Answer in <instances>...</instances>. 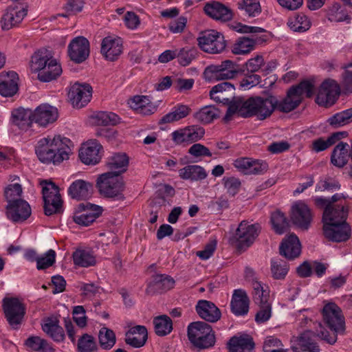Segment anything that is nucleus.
Returning <instances> with one entry per match:
<instances>
[{
	"instance_id": "obj_8",
	"label": "nucleus",
	"mask_w": 352,
	"mask_h": 352,
	"mask_svg": "<svg viewBox=\"0 0 352 352\" xmlns=\"http://www.w3.org/2000/svg\"><path fill=\"white\" fill-rule=\"evenodd\" d=\"M41 185L45 214L50 216L61 212L63 201L58 187L52 182H43Z\"/></svg>"
},
{
	"instance_id": "obj_18",
	"label": "nucleus",
	"mask_w": 352,
	"mask_h": 352,
	"mask_svg": "<svg viewBox=\"0 0 352 352\" xmlns=\"http://www.w3.org/2000/svg\"><path fill=\"white\" fill-rule=\"evenodd\" d=\"M28 14V9L22 7H8L1 16L0 25L3 30L17 27Z\"/></svg>"
},
{
	"instance_id": "obj_60",
	"label": "nucleus",
	"mask_w": 352,
	"mask_h": 352,
	"mask_svg": "<svg viewBox=\"0 0 352 352\" xmlns=\"http://www.w3.org/2000/svg\"><path fill=\"white\" fill-rule=\"evenodd\" d=\"M56 261V252L54 250L50 249L42 256H38L36 261V268L38 270H45L55 263Z\"/></svg>"
},
{
	"instance_id": "obj_64",
	"label": "nucleus",
	"mask_w": 352,
	"mask_h": 352,
	"mask_svg": "<svg viewBox=\"0 0 352 352\" xmlns=\"http://www.w3.org/2000/svg\"><path fill=\"white\" fill-rule=\"evenodd\" d=\"M78 348L80 352H92L97 349V346L93 336L84 334L78 340Z\"/></svg>"
},
{
	"instance_id": "obj_33",
	"label": "nucleus",
	"mask_w": 352,
	"mask_h": 352,
	"mask_svg": "<svg viewBox=\"0 0 352 352\" xmlns=\"http://www.w3.org/2000/svg\"><path fill=\"white\" fill-rule=\"evenodd\" d=\"M267 39L266 35H263L256 39H252L248 37H241L239 38L232 47V52L234 54H247L254 50L256 43L265 42Z\"/></svg>"
},
{
	"instance_id": "obj_25",
	"label": "nucleus",
	"mask_w": 352,
	"mask_h": 352,
	"mask_svg": "<svg viewBox=\"0 0 352 352\" xmlns=\"http://www.w3.org/2000/svg\"><path fill=\"white\" fill-rule=\"evenodd\" d=\"M175 280L166 274H155L148 283L146 292L153 295L157 292H162L174 287Z\"/></svg>"
},
{
	"instance_id": "obj_13",
	"label": "nucleus",
	"mask_w": 352,
	"mask_h": 352,
	"mask_svg": "<svg viewBox=\"0 0 352 352\" xmlns=\"http://www.w3.org/2000/svg\"><path fill=\"white\" fill-rule=\"evenodd\" d=\"M101 207L88 202L80 203L76 207L74 221L78 225L88 226L101 214Z\"/></svg>"
},
{
	"instance_id": "obj_2",
	"label": "nucleus",
	"mask_w": 352,
	"mask_h": 352,
	"mask_svg": "<svg viewBox=\"0 0 352 352\" xmlns=\"http://www.w3.org/2000/svg\"><path fill=\"white\" fill-rule=\"evenodd\" d=\"M348 208L344 205H329L322 215L323 232L326 238L336 242L347 241L351 236V227L346 223Z\"/></svg>"
},
{
	"instance_id": "obj_41",
	"label": "nucleus",
	"mask_w": 352,
	"mask_h": 352,
	"mask_svg": "<svg viewBox=\"0 0 352 352\" xmlns=\"http://www.w3.org/2000/svg\"><path fill=\"white\" fill-rule=\"evenodd\" d=\"M190 112V109L187 105L178 104L174 107L169 113L163 116L159 123L163 124L179 121L188 116Z\"/></svg>"
},
{
	"instance_id": "obj_30",
	"label": "nucleus",
	"mask_w": 352,
	"mask_h": 352,
	"mask_svg": "<svg viewBox=\"0 0 352 352\" xmlns=\"http://www.w3.org/2000/svg\"><path fill=\"white\" fill-rule=\"evenodd\" d=\"M280 252L289 259L298 256L301 252V245L298 236L293 234L287 236L280 245Z\"/></svg>"
},
{
	"instance_id": "obj_17",
	"label": "nucleus",
	"mask_w": 352,
	"mask_h": 352,
	"mask_svg": "<svg viewBox=\"0 0 352 352\" xmlns=\"http://www.w3.org/2000/svg\"><path fill=\"white\" fill-rule=\"evenodd\" d=\"M92 88L88 84L74 83L70 88L68 96L76 108L85 107L91 100Z\"/></svg>"
},
{
	"instance_id": "obj_58",
	"label": "nucleus",
	"mask_w": 352,
	"mask_h": 352,
	"mask_svg": "<svg viewBox=\"0 0 352 352\" xmlns=\"http://www.w3.org/2000/svg\"><path fill=\"white\" fill-rule=\"evenodd\" d=\"M328 19L333 22L344 21L349 19L342 6L339 3H334L327 10Z\"/></svg>"
},
{
	"instance_id": "obj_63",
	"label": "nucleus",
	"mask_w": 352,
	"mask_h": 352,
	"mask_svg": "<svg viewBox=\"0 0 352 352\" xmlns=\"http://www.w3.org/2000/svg\"><path fill=\"white\" fill-rule=\"evenodd\" d=\"M258 305L259 310L256 314L255 321L257 324H263L268 321L272 317V302Z\"/></svg>"
},
{
	"instance_id": "obj_15",
	"label": "nucleus",
	"mask_w": 352,
	"mask_h": 352,
	"mask_svg": "<svg viewBox=\"0 0 352 352\" xmlns=\"http://www.w3.org/2000/svg\"><path fill=\"white\" fill-rule=\"evenodd\" d=\"M89 52V42L83 36L73 38L68 45V55L76 63L84 62L88 58Z\"/></svg>"
},
{
	"instance_id": "obj_21",
	"label": "nucleus",
	"mask_w": 352,
	"mask_h": 352,
	"mask_svg": "<svg viewBox=\"0 0 352 352\" xmlns=\"http://www.w3.org/2000/svg\"><path fill=\"white\" fill-rule=\"evenodd\" d=\"M31 212L30 206L25 200L8 204L6 206L7 217L14 223H21L25 221L30 217Z\"/></svg>"
},
{
	"instance_id": "obj_53",
	"label": "nucleus",
	"mask_w": 352,
	"mask_h": 352,
	"mask_svg": "<svg viewBox=\"0 0 352 352\" xmlns=\"http://www.w3.org/2000/svg\"><path fill=\"white\" fill-rule=\"evenodd\" d=\"M197 50L193 47H185L177 50V62L182 66L189 65L197 57Z\"/></svg>"
},
{
	"instance_id": "obj_6",
	"label": "nucleus",
	"mask_w": 352,
	"mask_h": 352,
	"mask_svg": "<svg viewBox=\"0 0 352 352\" xmlns=\"http://www.w3.org/2000/svg\"><path fill=\"white\" fill-rule=\"evenodd\" d=\"M314 91V81L303 80L298 85L291 88L285 98L280 101L276 100V108L283 112H289L299 105L304 96L309 98L312 96Z\"/></svg>"
},
{
	"instance_id": "obj_11",
	"label": "nucleus",
	"mask_w": 352,
	"mask_h": 352,
	"mask_svg": "<svg viewBox=\"0 0 352 352\" xmlns=\"http://www.w3.org/2000/svg\"><path fill=\"white\" fill-rule=\"evenodd\" d=\"M322 317L327 325L336 333L345 330V321L341 309L334 302L327 303L322 309Z\"/></svg>"
},
{
	"instance_id": "obj_55",
	"label": "nucleus",
	"mask_w": 352,
	"mask_h": 352,
	"mask_svg": "<svg viewBox=\"0 0 352 352\" xmlns=\"http://www.w3.org/2000/svg\"><path fill=\"white\" fill-rule=\"evenodd\" d=\"M51 58L46 52L38 51L34 53L32 56L30 63L32 72L39 74Z\"/></svg>"
},
{
	"instance_id": "obj_37",
	"label": "nucleus",
	"mask_w": 352,
	"mask_h": 352,
	"mask_svg": "<svg viewBox=\"0 0 352 352\" xmlns=\"http://www.w3.org/2000/svg\"><path fill=\"white\" fill-rule=\"evenodd\" d=\"M252 296L256 305L270 303V289L268 285L261 281L253 280L251 283Z\"/></svg>"
},
{
	"instance_id": "obj_29",
	"label": "nucleus",
	"mask_w": 352,
	"mask_h": 352,
	"mask_svg": "<svg viewBox=\"0 0 352 352\" xmlns=\"http://www.w3.org/2000/svg\"><path fill=\"white\" fill-rule=\"evenodd\" d=\"M147 338L146 328L144 326L137 325L126 332L125 342L134 348H140L145 344Z\"/></svg>"
},
{
	"instance_id": "obj_54",
	"label": "nucleus",
	"mask_w": 352,
	"mask_h": 352,
	"mask_svg": "<svg viewBox=\"0 0 352 352\" xmlns=\"http://www.w3.org/2000/svg\"><path fill=\"white\" fill-rule=\"evenodd\" d=\"M94 123L97 125H115L120 121L118 115L113 112L100 111L93 116Z\"/></svg>"
},
{
	"instance_id": "obj_50",
	"label": "nucleus",
	"mask_w": 352,
	"mask_h": 352,
	"mask_svg": "<svg viewBox=\"0 0 352 352\" xmlns=\"http://www.w3.org/2000/svg\"><path fill=\"white\" fill-rule=\"evenodd\" d=\"M100 347L104 350H110L116 342V334L113 330L107 327H102L98 333Z\"/></svg>"
},
{
	"instance_id": "obj_22",
	"label": "nucleus",
	"mask_w": 352,
	"mask_h": 352,
	"mask_svg": "<svg viewBox=\"0 0 352 352\" xmlns=\"http://www.w3.org/2000/svg\"><path fill=\"white\" fill-rule=\"evenodd\" d=\"M234 165L239 171L245 175L260 174L267 168V164L265 162L248 157L236 160Z\"/></svg>"
},
{
	"instance_id": "obj_5",
	"label": "nucleus",
	"mask_w": 352,
	"mask_h": 352,
	"mask_svg": "<svg viewBox=\"0 0 352 352\" xmlns=\"http://www.w3.org/2000/svg\"><path fill=\"white\" fill-rule=\"evenodd\" d=\"M318 326L320 330L316 329V332L306 331L293 340L292 349L294 352H320L319 346L313 339L314 334L331 344L336 342L337 336L330 335L327 331H324L320 323Z\"/></svg>"
},
{
	"instance_id": "obj_48",
	"label": "nucleus",
	"mask_w": 352,
	"mask_h": 352,
	"mask_svg": "<svg viewBox=\"0 0 352 352\" xmlns=\"http://www.w3.org/2000/svg\"><path fill=\"white\" fill-rule=\"evenodd\" d=\"M154 329L156 334L164 336L169 334L173 330L171 319L166 315H162L153 319Z\"/></svg>"
},
{
	"instance_id": "obj_34",
	"label": "nucleus",
	"mask_w": 352,
	"mask_h": 352,
	"mask_svg": "<svg viewBox=\"0 0 352 352\" xmlns=\"http://www.w3.org/2000/svg\"><path fill=\"white\" fill-rule=\"evenodd\" d=\"M130 106L138 113L149 116L154 113L157 107L151 102L149 97L146 96H135L130 101Z\"/></svg>"
},
{
	"instance_id": "obj_32",
	"label": "nucleus",
	"mask_w": 352,
	"mask_h": 352,
	"mask_svg": "<svg viewBox=\"0 0 352 352\" xmlns=\"http://www.w3.org/2000/svg\"><path fill=\"white\" fill-rule=\"evenodd\" d=\"M43 331L55 342H62L65 339L63 329L59 325V320L54 317L47 318L41 324Z\"/></svg>"
},
{
	"instance_id": "obj_9",
	"label": "nucleus",
	"mask_w": 352,
	"mask_h": 352,
	"mask_svg": "<svg viewBox=\"0 0 352 352\" xmlns=\"http://www.w3.org/2000/svg\"><path fill=\"white\" fill-rule=\"evenodd\" d=\"M260 231L258 224H251L243 221L239 225L233 236V242L239 250L243 251L254 242Z\"/></svg>"
},
{
	"instance_id": "obj_59",
	"label": "nucleus",
	"mask_w": 352,
	"mask_h": 352,
	"mask_svg": "<svg viewBox=\"0 0 352 352\" xmlns=\"http://www.w3.org/2000/svg\"><path fill=\"white\" fill-rule=\"evenodd\" d=\"M185 130L188 145L201 140L205 134V129L199 125L186 126Z\"/></svg>"
},
{
	"instance_id": "obj_3",
	"label": "nucleus",
	"mask_w": 352,
	"mask_h": 352,
	"mask_svg": "<svg viewBox=\"0 0 352 352\" xmlns=\"http://www.w3.org/2000/svg\"><path fill=\"white\" fill-rule=\"evenodd\" d=\"M71 144V140L67 138L48 135L37 142L35 153L42 163L59 164L69 159L72 153Z\"/></svg>"
},
{
	"instance_id": "obj_49",
	"label": "nucleus",
	"mask_w": 352,
	"mask_h": 352,
	"mask_svg": "<svg viewBox=\"0 0 352 352\" xmlns=\"http://www.w3.org/2000/svg\"><path fill=\"white\" fill-rule=\"evenodd\" d=\"M238 8L249 17L258 16L262 12L260 0H241L238 3Z\"/></svg>"
},
{
	"instance_id": "obj_42",
	"label": "nucleus",
	"mask_w": 352,
	"mask_h": 352,
	"mask_svg": "<svg viewBox=\"0 0 352 352\" xmlns=\"http://www.w3.org/2000/svg\"><path fill=\"white\" fill-rule=\"evenodd\" d=\"M190 112V109L187 105L178 104L174 107L169 113L163 116L159 123L163 124L179 121L188 116Z\"/></svg>"
},
{
	"instance_id": "obj_38",
	"label": "nucleus",
	"mask_w": 352,
	"mask_h": 352,
	"mask_svg": "<svg viewBox=\"0 0 352 352\" xmlns=\"http://www.w3.org/2000/svg\"><path fill=\"white\" fill-rule=\"evenodd\" d=\"M107 164L109 172L120 176L127 169L129 157L125 153L114 154L108 159Z\"/></svg>"
},
{
	"instance_id": "obj_14",
	"label": "nucleus",
	"mask_w": 352,
	"mask_h": 352,
	"mask_svg": "<svg viewBox=\"0 0 352 352\" xmlns=\"http://www.w3.org/2000/svg\"><path fill=\"white\" fill-rule=\"evenodd\" d=\"M312 218V212L305 202L298 201L293 204L291 209V220L294 225L302 230H307Z\"/></svg>"
},
{
	"instance_id": "obj_61",
	"label": "nucleus",
	"mask_w": 352,
	"mask_h": 352,
	"mask_svg": "<svg viewBox=\"0 0 352 352\" xmlns=\"http://www.w3.org/2000/svg\"><path fill=\"white\" fill-rule=\"evenodd\" d=\"M239 66L231 60L221 62V80L234 78L239 73Z\"/></svg>"
},
{
	"instance_id": "obj_28",
	"label": "nucleus",
	"mask_w": 352,
	"mask_h": 352,
	"mask_svg": "<svg viewBox=\"0 0 352 352\" xmlns=\"http://www.w3.org/2000/svg\"><path fill=\"white\" fill-rule=\"evenodd\" d=\"M254 345L250 335L239 333L230 340L228 347L230 352H252Z\"/></svg>"
},
{
	"instance_id": "obj_10",
	"label": "nucleus",
	"mask_w": 352,
	"mask_h": 352,
	"mask_svg": "<svg viewBox=\"0 0 352 352\" xmlns=\"http://www.w3.org/2000/svg\"><path fill=\"white\" fill-rule=\"evenodd\" d=\"M2 307L9 324L18 329L25 314L24 305L17 298L6 297L2 300Z\"/></svg>"
},
{
	"instance_id": "obj_57",
	"label": "nucleus",
	"mask_w": 352,
	"mask_h": 352,
	"mask_svg": "<svg viewBox=\"0 0 352 352\" xmlns=\"http://www.w3.org/2000/svg\"><path fill=\"white\" fill-rule=\"evenodd\" d=\"M271 223L273 229L278 234H283L288 226L286 217L284 214L279 210H276L272 213Z\"/></svg>"
},
{
	"instance_id": "obj_24",
	"label": "nucleus",
	"mask_w": 352,
	"mask_h": 352,
	"mask_svg": "<svg viewBox=\"0 0 352 352\" xmlns=\"http://www.w3.org/2000/svg\"><path fill=\"white\" fill-rule=\"evenodd\" d=\"M73 263L76 267L87 268L96 264L94 252L89 248L80 247L72 254Z\"/></svg>"
},
{
	"instance_id": "obj_23",
	"label": "nucleus",
	"mask_w": 352,
	"mask_h": 352,
	"mask_svg": "<svg viewBox=\"0 0 352 352\" xmlns=\"http://www.w3.org/2000/svg\"><path fill=\"white\" fill-rule=\"evenodd\" d=\"M19 76L14 72L0 74V94L3 97H12L18 91Z\"/></svg>"
},
{
	"instance_id": "obj_47",
	"label": "nucleus",
	"mask_w": 352,
	"mask_h": 352,
	"mask_svg": "<svg viewBox=\"0 0 352 352\" xmlns=\"http://www.w3.org/2000/svg\"><path fill=\"white\" fill-rule=\"evenodd\" d=\"M345 132H337L333 133L327 140L318 138L312 142V148L316 152H320L326 150L331 145L336 144L338 140L344 138Z\"/></svg>"
},
{
	"instance_id": "obj_40",
	"label": "nucleus",
	"mask_w": 352,
	"mask_h": 352,
	"mask_svg": "<svg viewBox=\"0 0 352 352\" xmlns=\"http://www.w3.org/2000/svg\"><path fill=\"white\" fill-rule=\"evenodd\" d=\"M62 73L60 65L51 58L43 69L38 74V78L42 82H50L56 79Z\"/></svg>"
},
{
	"instance_id": "obj_36",
	"label": "nucleus",
	"mask_w": 352,
	"mask_h": 352,
	"mask_svg": "<svg viewBox=\"0 0 352 352\" xmlns=\"http://www.w3.org/2000/svg\"><path fill=\"white\" fill-rule=\"evenodd\" d=\"M179 176L184 180L197 182L206 179L208 173L204 167L199 165H188L179 170Z\"/></svg>"
},
{
	"instance_id": "obj_45",
	"label": "nucleus",
	"mask_w": 352,
	"mask_h": 352,
	"mask_svg": "<svg viewBox=\"0 0 352 352\" xmlns=\"http://www.w3.org/2000/svg\"><path fill=\"white\" fill-rule=\"evenodd\" d=\"M219 109L214 105H207L194 114V118L202 124H209L218 118Z\"/></svg>"
},
{
	"instance_id": "obj_31",
	"label": "nucleus",
	"mask_w": 352,
	"mask_h": 352,
	"mask_svg": "<svg viewBox=\"0 0 352 352\" xmlns=\"http://www.w3.org/2000/svg\"><path fill=\"white\" fill-rule=\"evenodd\" d=\"M219 38V32L209 30L201 34L197 41L200 48L210 54H217L219 50L217 48V38Z\"/></svg>"
},
{
	"instance_id": "obj_7",
	"label": "nucleus",
	"mask_w": 352,
	"mask_h": 352,
	"mask_svg": "<svg viewBox=\"0 0 352 352\" xmlns=\"http://www.w3.org/2000/svg\"><path fill=\"white\" fill-rule=\"evenodd\" d=\"M97 187L100 194L116 200L124 199V183L121 176L111 172L103 173L97 179Z\"/></svg>"
},
{
	"instance_id": "obj_26",
	"label": "nucleus",
	"mask_w": 352,
	"mask_h": 352,
	"mask_svg": "<svg viewBox=\"0 0 352 352\" xmlns=\"http://www.w3.org/2000/svg\"><path fill=\"white\" fill-rule=\"evenodd\" d=\"M249 298L247 293L243 289H234L232 300L231 309L236 316H243L249 311Z\"/></svg>"
},
{
	"instance_id": "obj_27",
	"label": "nucleus",
	"mask_w": 352,
	"mask_h": 352,
	"mask_svg": "<svg viewBox=\"0 0 352 352\" xmlns=\"http://www.w3.org/2000/svg\"><path fill=\"white\" fill-rule=\"evenodd\" d=\"M195 310L201 318L210 322H214L220 318L218 307L206 300H199L195 306Z\"/></svg>"
},
{
	"instance_id": "obj_39",
	"label": "nucleus",
	"mask_w": 352,
	"mask_h": 352,
	"mask_svg": "<svg viewBox=\"0 0 352 352\" xmlns=\"http://www.w3.org/2000/svg\"><path fill=\"white\" fill-rule=\"evenodd\" d=\"M13 122L21 129L31 126L34 122V111L19 108L12 111Z\"/></svg>"
},
{
	"instance_id": "obj_4",
	"label": "nucleus",
	"mask_w": 352,
	"mask_h": 352,
	"mask_svg": "<svg viewBox=\"0 0 352 352\" xmlns=\"http://www.w3.org/2000/svg\"><path fill=\"white\" fill-rule=\"evenodd\" d=\"M187 336L192 346L199 350L208 349L216 342L212 327L201 321L190 322L188 325Z\"/></svg>"
},
{
	"instance_id": "obj_62",
	"label": "nucleus",
	"mask_w": 352,
	"mask_h": 352,
	"mask_svg": "<svg viewBox=\"0 0 352 352\" xmlns=\"http://www.w3.org/2000/svg\"><path fill=\"white\" fill-rule=\"evenodd\" d=\"M188 153L196 159L195 161L196 162H199L201 157L212 156V153L210 151L209 148L199 143L192 144L189 148Z\"/></svg>"
},
{
	"instance_id": "obj_52",
	"label": "nucleus",
	"mask_w": 352,
	"mask_h": 352,
	"mask_svg": "<svg viewBox=\"0 0 352 352\" xmlns=\"http://www.w3.org/2000/svg\"><path fill=\"white\" fill-rule=\"evenodd\" d=\"M21 185L17 182L8 184L4 189V196L8 204L16 203L21 199L22 196Z\"/></svg>"
},
{
	"instance_id": "obj_1",
	"label": "nucleus",
	"mask_w": 352,
	"mask_h": 352,
	"mask_svg": "<svg viewBox=\"0 0 352 352\" xmlns=\"http://www.w3.org/2000/svg\"><path fill=\"white\" fill-rule=\"evenodd\" d=\"M276 98L252 97L247 100L239 98L231 102L224 117L226 121L230 120L233 115L239 117L249 118L256 116L258 120H264L270 116L276 108Z\"/></svg>"
},
{
	"instance_id": "obj_46",
	"label": "nucleus",
	"mask_w": 352,
	"mask_h": 352,
	"mask_svg": "<svg viewBox=\"0 0 352 352\" xmlns=\"http://www.w3.org/2000/svg\"><path fill=\"white\" fill-rule=\"evenodd\" d=\"M287 25L294 32H303L311 27L309 19L303 14H298L289 19Z\"/></svg>"
},
{
	"instance_id": "obj_35",
	"label": "nucleus",
	"mask_w": 352,
	"mask_h": 352,
	"mask_svg": "<svg viewBox=\"0 0 352 352\" xmlns=\"http://www.w3.org/2000/svg\"><path fill=\"white\" fill-rule=\"evenodd\" d=\"M92 185L82 179L74 181L68 189V193L72 198L82 200L91 197Z\"/></svg>"
},
{
	"instance_id": "obj_44",
	"label": "nucleus",
	"mask_w": 352,
	"mask_h": 352,
	"mask_svg": "<svg viewBox=\"0 0 352 352\" xmlns=\"http://www.w3.org/2000/svg\"><path fill=\"white\" fill-rule=\"evenodd\" d=\"M28 350L34 352H54L55 350L46 340L39 336H30L25 341Z\"/></svg>"
},
{
	"instance_id": "obj_20",
	"label": "nucleus",
	"mask_w": 352,
	"mask_h": 352,
	"mask_svg": "<svg viewBox=\"0 0 352 352\" xmlns=\"http://www.w3.org/2000/svg\"><path fill=\"white\" fill-rule=\"evenodd\" d=\"M122 50L123 43L121 38L109 36L102 39L100 52L107 60H117L122 53Z\"/></svg>"
},
{
	"instance_id": "obj_51",
	"label": "nucleus",
	"mask_w": 352,
	"mask_h": 352,
	"mask_svg": "<svg viewBox=\"0 0 352 352\" xmlns=\"http://www.w3.org/2000/svg\"><path fill=\"white\" fill-rule=\"evenodd\" d=\"M329 124L340 127L352 122V108L337 113L328 119Z\"/></svg>"
},
{
	"instance_id": "obj_12",
	"label": "nucleus",
	"mask_w": 352,
	"mask_h": 352,
	"mask_svg": "<svg viewBox=\"0 0 352 352\" xmlns=\"http://www.w3.org/2000/svg\"><path fill=\"white\" fill-rule=\"evenodd\" d=\"M340 94V87L334 80H325L320 86L316 102L320 106L328 107L333 104Z\"/></svg>"
},
{
	"instance_id": "obj_56",
	"label": "nucleus",
	"mask_w": 352,
	"mask_h": 352,
	"mask_svg": "<svg viewBox=\"0 0 352 352\" xmlns=\"http://www.w3.org/2000/svg\"><path fill=\"white\" fill-rule=\"evenodd\" d=\"M289 267L284 261L278 258L271 260V273L274 279H283L287 274Z\"/></svg>"
},
{
	"instance_id": "obj_43",
	"label": "nucleus",
	"mask_w": 352,
	"mask_h": 352,
	"mask_svg": "<svg viewBox=\"0 0 352 352\" xmlns=\"http://www.w3.org/2000/svg\"><path fill=\"white\" fill-rule=\"evenodd\" d=\"M349 148V146L347 143H339L333 151L331 157V163L337 167H343L348 162Z\"/></svg>"
},
{
	"instance_id": "obj_19",
	"label": "nucleus",
	"mask_w": 352,
	"mask_h": 352,
	"mask_svg": "<svg viewBox=\"0 0 352 352\" xmlns=\"http://www.w3.org/2000/svg\"><path fill=\"white\" fill-rule=\"evenodd\" d=\"M102 149V146L97 140L87 141L80 148L79 157L85 164H96L101 159Z\"/></svg>"
},
{
	"instance_id": "obj_16",
	"label": "nucleus",
	"mask_w": 352,
	"mask_h": 352,
	"mask_svg": "<svg viewBox=\"0 0 352 352\" xmlns=\"http://www.w3.org/2000/svg\"><path fill=\"white\" fill-rule=\"evenodd\" d=\"M58 118V109L47 103L41 104L34 110V122L39 126L47 127L54 123Z\"/></svg>"
}]
</instances>
